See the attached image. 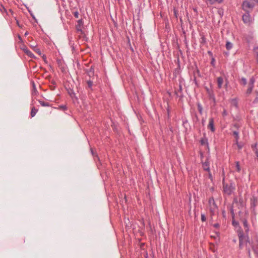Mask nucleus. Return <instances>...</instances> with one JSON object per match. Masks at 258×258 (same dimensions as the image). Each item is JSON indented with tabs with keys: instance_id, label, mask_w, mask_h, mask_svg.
Here are the masks:
<instances>
[{
	"instance_id": "nucleus-1",
	"label": "nucleus",
	"mask_w": 258,
	"mask_h": 258,
	"mask_svg": "<svg viewBox=\"0 0 258 258\" xmlns=\"http://www.w3.org/2000/svg\"><path fill=\"white\" fill-rule=\"evenodd\" d=\"M238 236L239 241V247L242 248L244 246H245L248 253H250V247H252L251 244L250 242L249 237L247 235V233L244 234L243 231L241 229L238 230Z\"/></svg>"
},
{
	"instance_id": "nucleus-2",
	"label": "nucleus",
	"mask_w": 258,
	"mask_h": 258,
	"mask_svg": "<svg viewBox=\"0 0 258 258\" xmlns=\"http://www.w3.org/2000/svg\"><path fill=\"white\" fill-rule=\"evenodd\" d=\"M224 179H223V181ZM223 188L224 192L229 196L231 195L235 189V183L232 181L230 183H225L223 182Z\"/></svg>"
},
{
	"instance_id": "nucleus-3",
	"label": "nucleus",
	"mask_w": 258,
	"mask_h": 258,
	"mask_svg": "<svg viewBox=\"0 0 258 258\" xmlns=\"http://www.w3.org/2000/svg\"><path fill=\"white\" fill-rule=\"evenodd\" d=\"M254 7L255 4L249 0L243 1L241 4L242 10L244 12L251 13Z\"/></svg>"
},
{
	"instance_id": "nucleus-4",
	"label": "nucleus",
	"mask_w": 258,
	"mask_h": 258,
	"mask_svg": "<svg viewBox=\"0 0 258 258\" xmlns=\"http://www.w3.org/2000/svg\"><path fill=\"white\" fill-rule=\"evenodd\" d=\"M251 13L245 12L242 15V20L245 24H249L252 21V17L250 15Z\"/></svg>"
},
{
	"instance_id": "nucleus-5",
	"label": "nucleus",
	"mask_w": 258,
	"mask_h": 258,
	"mask_svg": "<svg viewBox=\"0 0 258 258\" xmlns=\"http://www.w3.org/2000/svg\"><path fill=\"white\" fill-rule=\"evenodd\" d=\"M257 204V199L255 197L253 196L250 199V209L254 211Z\"/></svg>"
},
{
	"instance_id": "nucleus-6",
	"label": "nucleus",
	"mask_w": 258,
	"mask_h": 258,
	"mask_svg": "<svg viewBox=\"0 0 258 258\" xmlns=\"http://www.w3.org/2000/svg\"><path fill=\"white\" fill-rule=\"evenodd\" d=\"M83 25V19H80L77 21V24L76 26V30L78 32H80L81 34L83 33L82 27Z\"/></svg>"
},
{
	"instance_id": "nucleus-7",
	"label": "nucleus",
	"mask_w": 258,
	"mask_h": 258,
	"mask_svg": "<svg viewBox=\"0 0 258 258\" xmlns=\"http://www.w3.org/2000/svg\"><path fill=\"white\" fill-rule=\"evenodd\" d=\"M202 167L205 171H210V162L208 159L205 162H202Z\"/></svg>"
},
{
	"instance_id": "nucleus-8",
	"label": "nucleus",
	"mask_w": 258,
	"mask_h": 258,
	"mask_svg": "<svg viewBox=\"0 0 258 258\" xmlns=\"http://www.w3.org/2000/svg\"><path fill=\"white\" fill-rule=\"evenodd\" d=\"M208 128L210 129L212 132H214L215 131V128L214 127V119L213 118H210L209 119V122L208 125Z\"/></svg>"
},
{
	"instance_id": "nucleus-9",
	"label": "nucleus",
	"mask_w": 258,
	"mask_h": 258,
	"mask_svg": "<svg viewBox=\"0 0 258 258\" xmlns=\"http://www.w3.org/2000/svg\"><path fill=\"white\" fill-rule=\"evenodd\" d=\"M182 86L180 84L179 86V89L177 91H175V94L177 97L181 98L182 97Z\"/></svg>"
},
{
	"instance_id": "nucleus-10",
	"label": "nucleus",
	"mask_w": 258,
	"mask_h": 258,
	"mask_svg": "<svg viewBox=\"0 0 258 258\" xmlns=\"http://www.w3.org/2000/svg\"><path fill=\"white\" fill-rule=\"evenodd\" d=\"M217 81L218 89H221L223 83V78L221 77H218L217 79Z\"/></svg>"
},
{
	"instance_id": "nucleus-11",
	"label": "nucleus",
	"mask_w": 258,
	"mask_h": 258,
	"mask_svg": "<svg viewBox=\"0 0 258 258\" xmlns=\"http://www.w3.org/2000/svg\"><path fill=\"white\" fill-rule=\"evenodd\" d=\"M32 84H33V89L32 90L31 94H32V96H35L38 94V92L37 90V89H36V86H35L34 83L33 82Z\"/></svg>"
},
{
	"instance_id": "nucleus-12",
	"label": "nucleus",
	"mask_w": 258,
	"mask_h": 258,
	"mask_svg": "<svg viewBox=\"0 0 258 258\" xmlns=\"http://www.w3.org/2000/svg\"><path fill=\"white\" fill-rule=\"evenodd\" d=\"M233 135L235 139V143L238 144V141L239 138V132L237 130L233 131Z\"/></svg>"
},
{
	"instance_id": "nucleus-13",
	"label": "nucleus",
	"mask_w": 258,
	"mask_h": 258,
	"mask_svg": "<svg viewBox=\"0 0 258 258\" xmlns=\"http://www.w3.org/2000/svg\"><path fill=\"white\" fill-rule=\"evenodd\" d=\"M243 226L244 228L245 232L248 233V232L249 231V228H248L247 221L246 219H244L243 220Z\"/></svg>"
},
{
	"instance_id": "nucleus-14",
	"label": "nucleus",
	"mask_w": 258,
	"mask_h": 258,
	"mask_svg": "<svg viewBox=\"0 0 258 258\" xmlns=\"http://www.w3.org/2000/svg\"><path fill=\"white\" fill-rule=\"evenodd\" d=\"M24 53L31 58H34L35 56L30 49H23Z\"/></svg>"
},
{
	"instance_id": "nucleus-15",
	"label": "nucleus",
	"mask_w": 258,
	"mask_h": 258,
	"mask_svg": "<svg viewBox=\"0 0 258 258\" xmlns=\"http://www.w3.org/2000/svg\"><path fill=\"white\" fill-rule=\"evenodd\" d=\"M253 87H254V85H250V84L248 85V88L246 92V94L247 95H249V94H250L251 93L252 90L253 89Z\"/></svg>"
},
{
	"instance_id": "nucleus-16",
	"label": "nucleus",
	"mask_w": 258,
	"mask_h": 258,
	"mask_svg": "<svg viewBox=\"0 0 258 258\" xmlns=\"http://www.w3.org/2000/svg\"><path fill=\"white\" fill-rule=\"evenodd\" d=\"M86 73L89 77L93 76L94 75V68L93 67H91L89 70H87Z\"/></svg>"
},
{
	"instance_id": "nucleus-17",
	"label": "nucleus",
	"mask_w": 258,
	"mask_h": 258,
	"mask_svg": "<svg viewBox=\"0 0 258 258\" xmlns=\"http://www.w3.org/2000/svg\"><path fill=\"white\" fill-rule=\"evenodd\" d=\"M38 111V109H36L35 107H33L31 108V116L32 117H33L36 115V113Z\"/></svg>"
},
{
	"instance_id": "nucleus-18",
	"label": "nucleus",
	"mask_w": 258,
	"mask_h": 258,
	"mask_svg": "<svg viewBox=\"0 0 258 258\" xmlns=\"http://www.w3.org/2000/svg\"><path fill=\"white\" fill-rule=\"evenodd\" d=\"M38 102L41 104V106L44 107H48L50 106V104L48 102H44L42 100H38Z\"/></svg>"
},
{
	"instance_id": "nucleus-19",
	"label": "nucleus",
	"mask_w": 258,
	"mask_h": 258,
	"mask_svg": "<svg viewBox=\"0 0 258 258\" xmlns=\"http://www.w3.org/2000/svg\"><path fill=\"white\" fill-rule=\"evenodd\" d=\"M87 88L90 89L91 91L93 90L92 86H93V82L91 80H89L87 81Z\"/></svg>"
},
{
	"instance_id": "nucleus-20",
	"label": "nucleus",
	"mask_w": 258,
	"mask_h": 258,
	"mask_svg": "<svg viewBox=\"0 0 258 258\" xmlns=\"http://www.w3.org/2000/svg\"><path fill=\"white\" fill-rule=\"evenodd\" d=\"M231 104L233 106H234L236 108L238 107V103L236 99H232L231 100Z\"/></svg>"
},
{
	"instance_id": "nucleus-21",
	"label": "nucleus",
	"mask_w": 258,
	"mask_h": 258,
	"mask_svg": "<svg viewBox=\"0 0 258 258\" xmlns=\"http://www.w3.org/2000/svg\"><path fill=\"white\" fill-rule=\"evenodd\" d=\"M201 144L202 145H207L208 146V142L207 138H203L200 141Z\"/></svg>"
},
{
	"instance_id": "nucleus-22",
	"label": "nucleus",
	"mask_w": 258,
	"mask_h": 258,
	"mask_svg": "<svg viewBox=\"0 0 258 258\" xmlns=\"http://www.w3.org/2000/svg\"><path fill=\"white\" fill-rule=\"evenodd\" d=\"M197 106H198V109L199 113L201 114H202V113H203V107H202V105L201 104V103H198L197 104Z\"/></svg>"
},
{
	"instance_id": "nucleus-23",
	"label": "nucleus",
	"mask_w": 258,
	"mask_h": 258,
	"mask_svg": "<svg viewBox=\"0 0 258 258\" xmlns=\"http://www.w3.org/2000/svg\"><path fill=\"white\" fill-rule=\"evenodd\" d=\"M240 83L241 85L245 86L247 84V80L245 78H242L240 79Z\"/></svg>"
},
{
	"instance_id": "nucleus-24",
	"label": "nucleus",
	"mask_w": 258,
	"mask_h": 258,
	"mask_svg": "<svg viewBox=\"0 0 258 258\" xmlns=\"http://www.w3.org/2000/svg\"><path fill=\"white\" fill-rule=\"evenodd\" d=\"M235 167H236V170L239 172L241 171V168L240 167L239 163V162L237 161L235 162Z\"/></svg>"
},
{
	"instance_id": "nucleus-25",
	"label": "nucleus",
	"mask_w": 258,
	"mask_h": 258,
	"mask_svg": "<svg viewBox=\"0 0 258 258\" xmlns=\"http://www.w3.org/2000/svg\"><path fill=\"white\" fill-rule=\"evenodd\" d=\"M255 81V80L254 78L253 77H252L250 78V79L249 80L248 84L254 85Z\"/></svg>"
},
{
	"instance_id": "nucleus-26",
	"label": "nucleus",
	"mask_w": 258,
	"mask_h": 258,
	"mask_svg": "<svg viewBox=\"0 0 258 258\" xmlns=\"http://www.w3.org/2000/svg\"><path fill=\"white\" fill-rule=\"evenodd\" d=\"M91 152L92 154V155L94 156V160H95L96 159H97L98 160H99V157L97 155H95V153L92 148H91Z\"/></svg>"
},
{
	"instance_id": "nucleus-27",
	"label": "nucleus",
	"mask_w": 258,
	"mask_h": 258,
	"mask_svg": "<svg viewBox=\"0 0 258 258\" xmlns=\"http://www.w3.org/2000/svg\"><path fill=\"white\" fill-rule=\"evenodd\" d=\"M251 148L253 151L255 150H258V145L257 143H255L254 144L252 145Z\"/></svg>"
},
{
	"instance_id": "nucleus-28",
	"label": "nucleus",
	"mask_w": 258,
	"mask_h": 258,
	"mask_svg": "<svg viewBox=\"0 0 258 258\" xmlns=\"http://www.w3.org/2000/svg\"><path fill=\"white\" fill-rule=\"evenodd\" d=\"M233 46V44L232 43L230 42H227L226 44V48H231Z\"/></svg>"
},
{
	"instance_id": "nucleus-29",
	"label": "nucleus",
	"mask_w": 258,
	"mask_h": 258,
	"mask_svg": "<svg viewBox=\"0 0 258 258\" xmlns=\"http://www.w3.org/2000/svg\"><path fill=\"white\" fill-rule=\"evenodd\" d=\"M0 11H1V12H2V13H3V12H5L7 13V10H6V9H5V8L4 7V6L2 4H0Z\"/></svg>"
},
{
	"instance_id": "nucleus-30",
	"label": "nucleus",
	"mask_w": 258,
	"mask_h": 258,
	"mask_svg": "<svg viewBox=\"0 0 258 258\" xmlns=\"http://www.w3.org/2000/svg\"><path fill=\"white\" fill-rule=\"evenodd\" d=\"M56 61L59 67L62 66V60L61 59L57 58Z\"/></svg>"
},
{
	"instance_id": "nucleus-31",
	"label": "nucleus",
	"mask_w": 258,
	"mask_h": 258,
	"mask_svg": "<svg viewBox=\"0 0 258 258\" xmlns=\"http://www.w3.org/2000/svg\"><path fill=\"white\" fill-rule=\"evenodd\" d=\"M209 98L212 99L214 102H215V98L213 93H209Z\"/></svg>"
},
{
	"instance_id": "nucleus-32",
	"label": "nucleus",
	"mask_w": 258,
	"mask_h": 258,
	"mask_svg": "<svg viewBox=\"0 0 258 258\" xmlns=\"http://www.w3.org/2000/svg\"><path fill=\"white\" fill-rule=\"evenodd\" d=\"M215 58L214 57H212V59H211V64L214 67L215 66Z\"/></svg>"
},
{
	"instance_id": "nucleus-33",
	"label": "nucleus",
	"mask_w": 258,
	"mask_h": 258,
	"mask_svg": "<svg viewBox=\"0 0 258 258\" xmlns=\"http://www.w3.org/2000/svg\"><path fill=\"white\" fill-rule=\"evenodd\" d=\"M73 14H74V17L76 18H78L79 14V12L78 11L74 12L73 13Z\"/></svg>"
},
{
	"instance_id": "nucleus-34",
	"label": "nucleus",
	"mask_w": 258,
	"mask_h": 258,
	"mask_svg": "<svg viewBox=\"0 0 258 258\" xmlns=\"http://www.w3.org/2000/svg\"><path fill=\"white\" fill-rule=\"evenodd\" d=\"M201 220L203 222H204L206 220V218L204 214L201 215Z\"/></svg>"
},
{
	"instance_id": "nucleus-35",
	"label": "nucleus",
	"mask_w": 258,
	"mask_h": 258,
	"mask_svg": "<svg viewBox=\"0 0 258 258\" xmlns=\"http://www.w3.org/2000/svg\"><path fill=\"white\" fill-rule=\"evenodd\" d=\"M42 58H43V60H44V62H45V63H47V58H46V55H44V54H43V55H42Z\"/></svg>"
},
{
	"instance_id": "nucleus-36",
	"label": "nucleus",
	"mask_w": 258,
	"mask_h": 258,
	"mask_svg": "<svg viewBox=\"0 0 258 258\" xmlns=\"http://www.w3.org/2000/svg\"><path fill=\"white\" fill-rule=\"evenodd\" d=\"M233 126L237 129H238L240 126L238 123H234L233 124Z\"/></svg>"
},
{
	"instance_id": "nucleus-37",
	"label": "nucleus",
	"mask_w": 258,
	"mask_h": 258,
	"mask_svg": "<svg viewBox=\"0 0 258 258\" xmlns=\"http://www.w3.org/2000/svg\"><path fill=\"white\" fill-rule=\"evenodd\" d=\"M59 107H60L61 109H62V110H66V109H67V107H66V106H65V105H60V106H59Z\"/></svg>"
},
{
	"instance_id": "nucleus-38",
	"label": "nucleus",
	"mask_w": 258,
	"mask_h": 258,
	"mask_svg": "<svg viewBox=\"0 0 258 258\" xmlns=\"http://www.w3.org/2000/svg\"><path fill=\"white\" fill-rule=\"evenodd\" d=\"M201 39H202V41H201V43L202 44L206 42V39H205V38L204 36H203L201 38Z\"/></svg>"
},
{
	"instance_id": "nucleus-39",
	"label": "nucleus",
	"mask_w": 258,
	"mask_h": 258,
	"mask_svg": "<svg viewBox=\"0 0 258 258\" xmlns=\"http://www.w3.org/2000/svg\"><path fill=\"white\" fill-rule=\"evenodd\" d=\"M36 52L40 55L42 54L41 49H36Z\"/></svg>"
},
{
	"instance_id": "nucleus-40",
	"label": "nucleus",
	"mask_w": 258,
	"mask_h": 258,
	"mask_svg": "<svg viewBox=\"0 0 258 258\" xmlns=\"http://www.w3.org/2000/svg\"><path fill=\"white\" fill-rule=\"evenodd\" d=\"M213 226L214 227L216 228H218L220 226V225L218 224V223H215L214 225H213Z\"/></svg>"
},
{
	"instance_id": "nucleus-41",
	"label": "nucleus",
	"mask_w": 258,
	"mask_h": 258,
	"mask_svg": "<svg viewBox=\"0 0 258 258\" xmlns=\"http://www.w3.org/2000/svg\"><path fill=\"white\" fill-rule=\"evenodd\" d=\"M209 172V174H208V177L209 178L211 179V180H212V174L210 172V171Z\"/></svg>"
},
{
	"instance_id": "nucleus-42",
	"label": "nucleus",
	"mask_w": 258,
	"mask_h": 258,
	"mask_svg": "<svg viewBox=\"0 0 258 258\" xmlns=\"http://www.w3.org/2000/svg\"><path fill=\"white\" fill-rule=\"evenodd\" d=\"M16 23H17V25L20 27V28H22V25H20L19 22V21L18 20H16Z\"/></svg>"
},
{
	"instance_id": "nucleus-43",
	"label": "nucleus",
	"mask_w": 258,
	"mask_h": 258,
	"mask_svg": "<svg viewBox=\"0 0 258 258\" xmlns=\"http://www.w3.org/2000/svg\"><path fill=\"white\" fill-rule=\"evenodd\" d=\"M236 144L237 145L238 148L239 149H241L242 148V146L241 145H240L238 143V144Z\"/></svg>"
},
{
	"instance_id": "nucleus-44",
	"label": "nucleus",
	"mask_w": 258,
	"mask_h": 258,
	"mask_svg": "<svg viewBox=\"0 0 258 258\" xmlns=\"http://www.w3.org/2000/svg\"><path fill=\"white\" fill-rule=\"evenodd\" d=\"M208 1L209 2L210 4H213L215 2V0H208Z\"/></svg>"
},
{
	"instance_id": "nucleus-45",
	"label": "nucleus",
	"mask_w": 258,
	"mask_h": 258,
	"mask_svg": "<svg viewBox=\"0 0 258 258\" xmlns=\"http://www.w3.org/2000/svg\"><path fill=\"white\" fill-rule=\"evenodd\" d=\"M254 153H255V154L257 157V158L258 159V150H255V151H254Z\"/></svg>"
},
{
	"instance_id": "nucleus-46",
	"label": "nucleus",
	"mask_w": 258,
	"mask_h": 258,
	"mask_svg": "<svg viewBox=\"0 0 258 258\" xmlns=\"http://www.w3.org/2000/svg\"><path fill=\"white\" fill-rule=\"evenodd\" d=\"M252 248L253 249V250L254 251V252L255 253H258V249L254 248L253 247H252Z\"/></svg>"
},
{
	"instance_id": "nucleus-47",
	"label": "nucleus",
	"mask_w": 258,
	"mask_h": 258,
	"mask_svg": "<svg viewBox=\"0 0 258 258\" xmlns=\"http://www.w3.org/2000/svg\"><path fill=\"white\" fill-rule=\"evenodd\" d=\"M225 53V55L227 56L229 54V52L228 51H225L224 52Z\"/></svg>"
},
{
	"instance_id": "nucleus-48",
	"label": "nucleus",
	"mask_w": 258,
	"mask_h": 258,
	"mask_svg": "<svg viewBox=\"0 0 258 258\" xmlns=\"http://www.w3.org/2000/svg\"><path fill=\"white\" fill-rule=\"evenodd\" d=\"M223 0H215V2H217L219 3H220L222 2Z\"/></svg>"
},
{
	"instance_id": "nucleus-49",
	"label": "nucleus",
	"mask_w": 258,
	"mask_h": 258,
	"mask_svg": "<svg viewBox=\"0 0 258 258\" xmlns=\"http://www.w3.org/2000/svg\"><path fill=\"white\" fill-rule=\"evenodd\" d=\"M208 53L210 55H212V53L211 51H208Z\"/></svg>"
},
{
	"instance_id": "nucleus-50",
	"label": "nucleus",
	"mask_w": 258,
	"mask_h": 258,
	"mask_svg": "<svg viewBox=\"0 0 258 258\" xmlns=\"http://www.w3.org/2000/svg\"><path fill=\"white\" fill-rule=\"evenodd\" d=\"M231 213H232V215L234 214V213H233V209L232 208L231 209Z\"/></svg>"
},
{
	"instance_id": "nucleus-51",
	"label": "nucleus",
	"mask_w": 258,
	"mask_h": 258,
	"mask_svg": "<svg viewBox=\"0 0 258 258\" xmlns=\"http://www.w3.org/2000/svg\"><path fill=\"white\" fill-rule=\"evenodd\" d=\"M256 60H257V62L258 63V52L256 54Z\"/></svg>"
},
{
	"instance_id": "nucleus-52",
	"label": "nucleus",
	"mask_w": 258,
	"mask_h": 258,
	"mask_svg": "<svg viewBox=\"0 0 258 258\" xmlns=\"http://www.w3.org/2000/svg\"><path fill=\"white\" fill-rule=\"evenodd\" d=\"M223 115H226V111H224L223 112Z\"/></svg>"
},
{
	"instance_id": "nucleus-53",
	"label": "nucleus",
	"mask_w": 258,
	"mask_h": 258,
	"mask_svg": "<svg viewBox=\"0 0 258 258\" xmlns=\"http://www.w3.org/2000/svg\"><path fill=\"white\" fill-rule=\"evenodd\" d=\"M204 122H205V120L203 119V120H202V123H203V124H204Z\"/></svg>"
},
{
	"instance_id": "nucleus-54",
	"label": "nucleus",
	"mask_w": 258,
	"mask_h": 258,
	"mask_svg": "<svg viewBox=\"0 0 258 258\" xmlns=\"http://www.w3.org/2000/svg\"><path fill=\"white\" fill-rule=\"evenodd\" d=\"M234 201L235 202H236V199H234Z\"/></svg>"
},
{
	"instance_id": "nucleus-55",
	"label": "nucleus",
	"mask_w": 258,
	"mask_h": 258,
	"mask_svg": "<svg viewBox=\"0 0 258 258\" xmlns=\"http://www.w3.org/2000/svg\"><path fill=\"white\" fill-rule=\"evenodd\" d=\"M233 225L236 224V223H235L234 222H233Z\"/></svg>"
},
{
	"instance_id": "nucleus-56",
	"label": "nucleus",
	"mask_w": 258,
	"mask_h": 258,
	"mask_svg": "<svg viewBox=\"0 0 258 258\" xmlns=\"http://www.w3.org/2000/svg\"><path fill=\"white\" fill-rule=\"evenodd\" d=\"M233 225L236 224V223H235L234 222H233Z\"/></svg>"
},
{
	"instance_id": "nucleus-57",
	"label": "nucleus",
	"mask_w": 258,
	"mask_h": 258,
	"mask_svg": "<svg viewBox=\"0 0 258 258\" xmlns=\"http://www.w3.org/2000/svg\"><path fill=\"white\" fill-rule=\"evenodd\" d=\"M27 34H28V33H27V32L25 33V35H27Z\"/></svg>"
},
{
	"instance_id": "nucleus-58",
	"label": "nucleus",
	"mask_w": 258,
	"mask_h": 258,
	"mask_svg": "<svg viewBox=\"0 0 258 258\" xmlns=\"http://www.w3.org/2000/svg\"><path fill=\"white\" fill-rule=\"evenodd\" d=\"M239 200L240 201H241V200L242 201V199H239Z\"/></svg>"
}]
</instances>
